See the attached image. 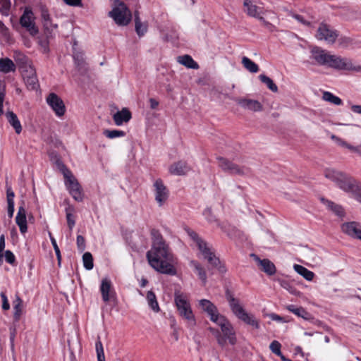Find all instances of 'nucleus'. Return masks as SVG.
Segmentation results:
<instances>
[{
    "label": "nucleus",
    "instance_id": "nucleus-1",
    "mask_svg": "<svg viewBox=\"0 0 361 361\" xmlns=\"http://www.w3.org/2000/svg\"><path fill=\"white\" fill-rule=\"evenodd\" d=\"M152 245L147 252V259L149 265L156 271L169 275H176V270L173 266L174 259L159 231H151Z\"/></svg>",
    "mask_w": 361,
    "mask_h": 361
},
{
    "label": "nucleus",
    "instance_id": "nucleus-2",
    "mask_svg": "<svg viewBox=\"0 0 361 361\" xmlns=\"http://www.w3.org/2000/svg\"><path fill=\"white\" fill-rule=\"evenodd\" d=\"M311 57L316 63L338 71L353 73H361V65L352 59L341 56L331 54L329 51L319 47H313Z\"/></svg>",
    "mask_w": 361,
    "mask_h": 361
},
{
    "label": "nucleus",
    "instance_id": "nucleus-3",
    "mask_svg": "<svg viewBox=\"0 0 361 361\" xmlns=\"http://www.w3.org/2000/svg\"><path fill=\"white\" fill-rule=\"evenodd\" d=\"M199 307L208 314L211 321L220 326L224 336L220 335L219 333L217 334L216 340L218 343L224 346L226 339H228L231 345H234L236 343V337L233 327L224 316L219 313L217 307L210 300L206 299H202L199 301Z\"/></svg>",
    "mask_w": 361,
    "mask_h": 361
},
{
    "label": "nucleus",
    "instance_id": "nucleus-4",
    "mask_svg": "<svg viewBox=\"0 0 361 361\" xmlns=\"http://www.w3.org/2000/svg\"><path fill=\"white\" fill-rule=\"evenodd\" d=\"M324 176L334 182L342 190L350 193L352 196L357 190L360 184L350 176L334 169H326Z\"/></svg>",
    "mask_w": 361,
    "mask_h": 361
},
{
    "label": "nucleus",
    "instance_id": "nucleus-5",
    "mask_svg": "<svg viewBox=\"0 0 361 361\" xmlns=\"http://www.w3.org/2000/svg\"><path fill=\"white\" fill-rule=\"evenodd\" d=\"M188 233L195 243L202 257L207 259L211 266L217 268L221 273L225 272V267L221 264L219 259L215 255L212 247L209 246L195 232L188 231Z\"/></svg>",
    "mask_w": 361,
    "mask_h": 361
},
{
    "label": "nucleus",
    "instance_id": "nucleus-6",
    "mask_svg": "<svg viewBox=\"0 0 361 361\" xmlns=\"http://www.w3.org/2000/svg\"><path fill=\"white\" fill-rule=\"evenodd\" d=\"M227 300L232 312L238 319L256 329L259 328V321L253 314L246 312L238 299L228 294L227 295Z\"/></svg>",
    "mask_w": 361,
    "mask_h": 361
},
{
    "label": "nucleus",
    "instance_id": "nucleus-7",
    "mask_svg": "<svg viewBox=\"0 0 361 361\" xmlns=\"http://www.w3.org/2000/svg\"><path fill=\"white\" fill-rule=\"evenodd\" d=\"M174 301L179 315L190 326H195L196 324L195 315L187 296L180 292H176Z\"/></svg>",
    "mask_w": 361,
    "mask_h": 361
},
{
    "label": "nucleus",
    "instance_id": "nucleus-8",
    "mask_svg": "<svg viewBox=\"0 0 361 361\" xmlns=\"http://www.w3.org/2000/svg\"><path fill=\"white\" fill-rule=\"evenodd\" d=\"M109 16L120 26L127 25L132 18L130 11L123 2L119 0H115L112 10L109 12Z\"/></svg>",
    "mask_w": 361,
    "mask_h": 361
},
{
    "label": "nucleus",
    "instance_id": "nucleus-9",
    "mask_svg": "<svg viewBox=\"0 0 361 361\" xmlns=\"http://www.w3.org/2000/svg\"><path fill=\"white\" fill-rule=\"evenodd\" d=\"M63 174L66 179V185L72 195V197L76 201H82V194L81 187L78 182L77 179L73 175L71 171L66 168H64L63 170Z\"/></svg>",
    "mask_w": 361,
    "mask_h": 361
},
{
    "label": "nucleus",
    "instance_id": "nucleus-10",
    "mask_svg": "<svg viewBox=\"0 0 361 361\" xmlns=\"http://www.w3.org/2000/svg\"><path fill=\"white\" fill-rule=\"evenodd\" d=\"M217 160L219 166L231 175L244 176L250 173V169L246 166H238L223 157H218Z\"/></svg>",
    "mask_w": 361,
    "mask_h": 361
},
{
    "label": "nucleus",
    "instance_id": "nucleus-11",
    "mask_svg": "<svg viewBox=\"0 0 361 361\" xmlns=\"http://www.w3.org/2000/svg\"><path fill=\"white\" fill-rule=\"evenodd\" d=\"M35 18L31 9L26 8L20 18V24L31 36L38 34L39 30L35 22Z\"/></svg>",
    "mask_w": 361,
    "mask_h": 361
},
{
    "label": "nucleus",
    "instance_id": "nucleus-12",
    "mask_svg": "<svg viewBox=\"0 0 361 361\" xmlns=\"http://www.w3.org/2000/svg\"><path fill=\"white\" fill-rule=\"evenodd\" d=\"M318 40L325 41L329 44L335 43L338 37V32L325 23H321L315 35Z\"/></svg>",
    "mask_w": 361,
    "mask_h": 361
},
{
    "label": "nucleus",
    "instance_id": "nucleus-13",
    "mask_svg": "<svg viewBox=\"0 0 361 361\" xmlns=\"http://www.w3.org/2000/svg\"><path fill=\"white\" fill-rule=\"evenodd\" d=\"M25 82L30 90H36L39 86L36 71L31 64H28L23 73Z\"/></svg>",
    "mask_w": 361,
    "mask_h": 361
},
{
    "label": "nucleus",
    "instance_id": "nucleus-14",
    "mask_svg": "<svg viewBox=\"0 0 361 361\" xmlns=\"http://www.w3.org/2000/svg\"><path fill=\"white\" fill-rule=\"evenodd\" d=\"M155 200L159 206H162L169 197V192L161 179L154 183Z\"/></svg>",
    "mask_w": 361,
    "mask_h": 361
},
{
    "label": "nucleus",
    "instance_id": "nucleus-15",
    "mask_svg": "<svg viewBox=\"0 0 361 361\" xmlns=\"http://www.w3.org/2000/svg\"><path fill=\"white\" fill-rule=\"evenodd\" d=\"M47 102L58 116L65 114L66 108L63 100L54 93H51L47 98Z\"/></svg>",
    "mask_w": 361,
    "mask_h": 361
},
{
    "label": "nucleus",
    "instance_id": "nucleus-16",
    "mask_svg": "<svg viewBox=\"0 0 361 361\" xmlns=\"http://www.w3.org/2000/svg\"><path fill=\"white\" fill-rule=\"evenodd\" d=\"M250 256L257 262V265L259 267L262 271L269 276L275 274L276 271V267L269 259H261L257 255L255 254H251Z\"/></svg>",
    "mask_w": 361,
    "mask_h": 361
},
{
    "label": "nucleus",
    "instance_id": "nucleus-17",
    "mask_svg": "<svg viewBox=\"0 0 361 361\" xmlns=\"http://www.w3.org/2000/svg\"><path fill=\"white\" fill-rule=\"evenodd\" d=\"M237 104L244 109L252 111H261L263 109L262 104L257 100L247 98L236 99Z\"/></svg>",
    "mask_w": 361,
    "mask_h": 361
},
{
    "label": "nucleus",
    "instance_id": "nucleus-18",
    "mask_svg": "<svg viewBox=\"0 0 361 361\" xmlns=\"http://www.w3.org/2000/svg\"><path fill=\"white\" fill-rule=\"evenodd\" d=\"M343 232L347 235L359 240H361V226L356 222L345 223L342 225Z\"/></svg>",
    "mask_w": 361,
    "mask_h": 361
},
{
    "label": "nucleus",
    "instance_id": "nucleus-19",
    "mask_svg": "<svg viewBox=\"0 0 361 361\" xmlns=\"http://www.w3.org/2000/svg\"><path fill=\"white\" fill-rule=\"evenodd\" d=\"M169 173L175 176H183L190 171V167L185 161H178L169 168Z\"/></svg>",
    "mask_w": 361,
    "mask_h": 361
},
{
    "label": "nucleus",
    "instance_id": "nucleus-20",
    "mask_svg": "<svg viewBox=\"0 0 361 361\" xmlns=\"http://www.w3.org/2000/svg\"><path fill=\"white\" fill-rule=\"evenodd\" d=\"M13 319L19 321L24 313V302L18 294H16L15 299L13 301Z\"/></svg>",
    "mask_w": 361,
    "mask_h": 361
},
{
    "label": "nucleus",
    "instance_id": "nucleus-21",
    "mask_svg": "<svg viewBox=\"0 0 361 361\" xmlns=\"http://www.w3.org/2000/svg\"><path fill=\"white\" fill-rule=\"evenodd\" d=\"M16 222L19 226L20 231L22 233H25L27 230L26 211L23 206L19 207L18 211L16 217Z\"/></svg>",
    "mask_w": 361,
    "mask_h": 361
},
{
    "label": "nucleus",
    "instance_id": "nucleus-22",
    "mask_svg": "<svg viewBox=\"0 0 361 361\" xmlns=\"http://www.w3.org/2000/svg\"><path fill=\"white\" fill-rule=\"evenodd\" d=\"M100 291L102 293V300L105 302H109L113 295V291L111 290V283L110 280L108 279H104L102 281Z\"/></svg>",
    "mask_w": 361,
    "mask_h": 361
},
{
    "label": "nucleus",
    "instance_id": "nucleus-23",
    "mask_svg": "<svg viewBox=\"0 0 361 361\" xmlns=\"http://www.w3.org/2000/svg\"><path fill=\"white\" fill-rule=\"evenodd\" d=\"M320 200L326 207V208L328 209L331 211L336 215H337L339 217L344 216L345 212L341 205L337 204L334 203V202L326 200L324 197L320 198Z\"/></svg>",
    "mask_w": 361,
    "mask_h": 361
},
{
    "label": "nucleus",
    "instance_id": "nucleus-24",
    "mask_svg": "<svg viewBox=\"0 0 361 361\" xmlns=\"http://www.w3.org/2000/svg\"><path fill=\"white\" fill-rule=\"evenodd\" d=\"M243 6L245 8V11L249 16L259 18L261 8L253 4L250 0H244ZM259 19L263 20V18L259 17Z\"/></svg>",
    "mask_w": 361,
    "mask_h": 361
},
{
    "label": "nucleus",
    "instance_id": "nucleus-25",
    "mask_svg": "<svg viewBox=\"0 0 361 361\" xmlns=\"http://www.w3.org/2000/svg\"><path fill=\"white\" fill-rule=\"evenodd\" d=\"M5 115L9 124L14 128L15 132L20 134L22 131V126L17 115L13 111H7Z\"/></svg>",
    "mask_w": 361,
    "mask_h": 361
},
{
    "label": "nucleus",
    "instance_id": "nucleus-26",
    "mask_svg": "<svg viewBox=\"0 0 361 361\" xmlns=\"http://www.w3.org/2000/svg\"><path fill=\"white\" fill-rule=\"evenodd\" d=\"M331 139L334 141L338 145L347 148L350 151L353 152H355L358 154L360 156H361V148L360 147H355L347 142H345L344 140L341 139V137L335 135H331L330 136Z\"/></svg>",
    "mask_w": 361,
    "mask_h": 361
},
{
    "label": "nucleus",
    "instance_id": "nucleus-27",
    "mask_svg": "<svg viewBox=\"0 0 361 361\" xmlns=\"http://www.w3.org/2000/svg\"><path fill=\"white\" fill-rule=\"evenodd\" d=\"M114 121L117 126H121L123 123H126L131 118V114L127 109H123L114 115Z\"/></svg>",
    "mask_w": 361,
    "mask_h": 361
},
{
    "label": "nucleus",
    "instance_id": "nucleus-28",
    "mask_svg": "<svg viewBox=\"0 0 361 361\" xmlns=\"http://www.w3.org/2000/svg\"><path fill=\"white\" fill-rule=\"evenodd\" d=\"M286 309L295 315L303 318L305 320H311L313 319L312 314L307 312L303 307H296L293 305H289Z\"/></svg>",
    "mask_w": 361,
    "mask_h": 361
},
{
    "label": "nucleus",
    "instance_id": "nucleus-29",
    "mask_svg": "<svg viewBox=\"0 0 361 361\" xmlns=\"http://www.w3.org/2000/svg\"><path fill=\"white\" fill-rule=\"evenodd\" d=\"M16 71V65L13 61L8 58L0 59V72L8 73Z\"/></svg>",
    "mask_w": 361,
    "mask_h": 361
},
{
    "label": "nucleus",
    "instance_id": "nucleus-30",
    "mask_svg": "<svg viewBox=\"0 0 361 361\" xmlns=\"http://www.w3.org/2000/svg\"><path fill=\"white\" fill-rule=\"evenodd\" d=\"M177 61L179 63L188 68L198 69L199 65L189 55H183L178 57Z\"/></svg>",
    "mask_w": 361,
    "mask_h": 361
},
{
    "label": "nucleus",
    "instance_id": "nucleus-31",
    "mask_svg": "<svg viewBox=\"0 0 361 361\" xmlns=\"http://www.w3.org/2000/svg\"><path fill=\"white\" fill-rule=\"evenodd\" d=\"M190 265L194 268V270L197 274L199 279L202 281L203 284L207 282V274L204 267L197 261L191 260Z\"/></svg>",
    "mask_w": 361,
    "mask_h": 361
},
{
    "label": "nucleus",
    "instance_id": "nucleus-32",
    "mask_svg": "<svg viewBox=\"0 0 361 361\" xmlns=\"http://www.w3.org/2000/svg\"><path fill=\"white\" fill-rule=\"evenodd\" d=\"M293 269L298 274L302 276L307 281H311L314 277V272L308 270L307 268L302 265L294 264Z\"/></svg>",
    "mask_w": 361,
    "mask_h": 361
},
{
    "label": "nucleus",
    "instance_id": "nucleus-33",
    "mask_svg": "<svg viewBox=\"0 0 361 361\" xmlns=\"http://www.w3.org/2000/svg\"><path fill=\"white\" fill-rule=\"evenodd\" d=\"M135 31L139 36L144 35L147 30V23H142L139 18L138 13H135Z\"/></svg>",
    "mask_w": 361,
    "mask_h": 361
},
{
    "label": "nucleus",
    "instance_id": "nucleus-34",
    "mask_svg": "<svg viewBox=\"0 0 361 361\" xmlns=\"http://www.w3.org/2000/svg\"><path fill=\"white\" fill-rule=\"evenodd\" d=\"M147 300L150 308L154 312H158L160 310L155 294L152 291L147 293Z\"/></svg>",
    "mask_w": 361,
    "mask_h": 361
},
{
    "label": "nucleus",
    "instance_id": "nucleus-35",
    "mask_svg": "<svg viewBox=\"0 0 361 361\" xmlns=\"http://www.w3.org/2000/svg\"><path fill=\"white\" fill-rule=\"evenodd\" d=\"M242 63L243 66L250 73H257L259 71V66L254 61L246 56L242 59Z\"/></svg>",
    "mask_w": 361,
    "mask_h": 361
},
{
    "label": "nucleus",
    "instance_id": "nucleus-36",
    "mask_svg": "<svg viewBox=\"0 0 361 361\" xmlns=\"http://www.w3.org/2000/svg\"><path fill=\"white\" fill-rule=\"evenodd\" d=\"M259 78L261 80L262 83L267 85V87L273 92H278V87L274 83L272 79H271L269 77L261 74L259 75Z\"/></svg>",
    "mask_w": 361,
    "mask_h": 361
},
{
    "label": "nucleus",
    "instance_id": "nucleus-37",
    "mask_svg": "<svg viewBox=\"0 0 361 361\" xmlns=\"http://www.w3.org/2000/svg\"><path fill=\"white\" fill-rule=\"evenodd\" d=\"M42 18L43 20V25L46 30H52L53 28H56V25H52L51 22L50 15L47 10L42 11Z\"/></svg>",
    "mask_w": 361,
    "mask_h": 361
},
{
    "label": "nucleus",
    "instance_id": "nucleus-38",
    "mask_svg": "<svg viewBox=\"0 0 361 361\" xmlns=\"http://www.w3.org/2000/svg\"><path fill=\"white\" fill-rule=\"evenodd\" d=\"M322 99L335 105L342 104V100L337 96H335L330 92H324Z\"/></svg>",
    "mask_w": 361,
    "mask_h": 361
},
{
    "label": "nucleus",
    "instance_id": "nucleus-39",
    "mask_svg": "<svg viewBox=\"0 0 361 361\" xmlns=\"http://www.w3.org/2000/svg\"><path fill=\"white\" fill-rule=\"evenodd\" d=\"M82 262L84 267L87 270H91L93 268V257L90 252H87L82 256Z\"/></svg>",
    "mask_w": 361,
    "mask_h": 361
},
{
    "label": "nucleus",
    "instance_id": "nucleus-40",
    "mask_svg": "<svg viewBox=\"0 0 361 361\" xmlns=\"http://www.w3.org/2000/svg\"><path fill=\"white\" fill-rule=\"evenodd\" d=\"M104 135L109 139H113L118 137H123L125 135V133L122 130H105L104 131Z\"/></svg>",
    "mask_w": 361,
    "mask_h": 361
},
{
    "label": "nucleus",
    "instance_id": "nucleus-41",
    "mask_svg": "<svg viewBox=\"0 0 361 361\" xmlns=\"http://www.w3.org/2000/svg\"><path fill=\"white\" fill-rule=\"evenodd\" d=\"M269 348L271 352L276 354V355L279 356L280 358H281V356H283L281 351V345L279 341H272L269 345Z\"/></svg>",
    "mask_w": 361,
    "mask_h": 361
},
{
    "label": "nucleus",
    "instance_id": "nucleus-42",
    "mask_svg": "<svg viewBox=\"0 0 361 361\" xmlns=\"http://www.w3.org/2000/svg\"><path fill=\"white\" fill-rule=\"evenodd\" d=\"M49 238H50V240L51 242V244L53 245V247L54 249V251L56 252V255L57 260H58V264L60 266L61 265V252H60L59 247V246H58V245L56 243V241L55 238L51 235V233H49Z\"/></svg>",
    "mask_w": 361,
    "mask_h": 361
},
{
    "label": "nucleus",
    "instance_id": "nucleus-43",
    "mask_svg": "<svg viewBox=\"0 0 361 361\" xmlns=\"http://www.w3.org/2000/svg\"><path fill=\"white\" fill-rule=\"evenodd\" d=\"M96 351L98 361H105L103 345L101 341L96 343Z\"/></svg>",
    "mask_w": 361,
    "mask_h": 361
},
{
    "label": "nucleus",
    "instance_id": "nucleus-44",
    "mask_svg": "<svg viewBox=\"0 0 361 361\" xmlns=\"http://www.w3.org/2000/svg\"><path fill=\"white\" fill-rule=\"evenodd\" d=\"M11 5L10 0H0V11L5 15H8Z\"/></svg>",
    "mask_w": 361,
    "mask_h": 361
},
{
    "label": "nucleus",
    "instance_id": "nucleus-45",
    "mask_svg": "<svg viewBox=\"0 0 361 361\" xmlns=\"http://www.w3.org/2000/svg\"><path fill=\"white\" fill-rule=\"evenodd\" d=\"M66 219L68 228L72 230L75 224V219L73 215L68 212V209H66Z\"/></svg>",
    "mask_w": 361,
    "mask_h": 361
},
{
    "label": "nucleus",
    "instance_id": "nucleus-46",
    "mask_svg": "<svg viewBox=\"0 0 361 361\" xmlns=\"http://www.w3.org/2000/svg\"><path fill=\"white\" fill-rule=\"evenodd\" d=\"M0 296L2 300V309L4 310H8L10 309V305H9L7 296L6 295L5 293L1 292L0 294Z\"/></svg>",
    "mask_w": 361,
    "mask_h": 361
},
{
    "label": "nucleus",
    "instance_id": "nucleus-47",
    "mask_svg": "<svg viewBox=\"0 0 361 361\" xmlns=\"http://www.w3.org/2000/svg\"><path fill=\"white\" fill-rule=\"evenodd\" d=\"M77 245L78 249L83 252L85 249V240L82 235L77 236Z\"/></svg>",
    "mask_w": 361,
    "mask_h": 361
},
{
    "label": "nucleus",
    "instance_id": "nucleus-48",
    "mask_svg": "<svg viewBox=\"0 0 361 361\" xmlns=\"http://www.w3.org/2000/svg\"><path fill=\"white\" fill-rule=\"evenodd\" d=\"M5 259L6 261L11 264H13L16 260L13 253L10 250L5 252Z\"/></svg>",
    "mask_w": 361,
    "mask_h": 361
},
{
    "label": "nucleus",
    "instance_id": "nucleus-49",
    "mask_svg": "<svg viewBox=\"0 0 361 361\" xmlns=\"http://www.w3.org/2000/svg\"><path fill=\"white\" fill-rule=\"evenodd\" d=\"M6 195H7V202L8 203H14V192L11 190V188H8L6 190Z\"/></svg>",
    "mask_w": 361,
    "mask_h": 361
},
{
    "label": "nucleus",
    "instance_id": "nucleus-50",
    "mask_svg": "<svg viewBox=\"0 0 361 361\" xmlns=\"http://www.w3.org/2000/svg\"><path fill=\"white\" fill-rule=\"evenodd\" d=\"M67 5L72 6H81L82 0H63Z\"/></svg>",
    "mask_w": 361,
    "mask_h": 361
},
{
    "label": "nucleus",
    "instance_id": "nucleus-51",
    "mask_svg": "<svg viewBox=\"0 0 361 361\" xmlns=\"http://www.w3.org/2000/svg\"><path fill=\"white\" fill-rule=\"evenodd\" d=\"M268 316L273 321H276V322H285V320L283 317H281V316H279L276 314L271 313Z\"/></svg>",
    "mask_w": 361,
    "mask_h": 361
},
{
    "label": "nucleus",
    "instance_id": "nucleus-52",
    "mask_svg": "<svg viewBox=\"0 0 361 361\" xmlns=\"http://www.w3.org/2000/svg\"><path fill=\"white\" fill-rule=\"evenodd\" d=\"M10 331H11L10 341H11V348H14V339H15V336H16V329H11Z\"/></svg>",
    "mask_w": 361,
    "mask_h": 361
},
{
    "label": "nucleus",
    "instance_id": "nucleus-53",
    "mask_svg": "<svg viewBox=\"0 0 361 361\" xmlns=\"http://www.w3.org/2000/svg\"><path fill=\"white\" fill-rule=\"evenodd\" d=\"M353 197L361 203V186L360 185L355 193L353 195Z\"/></svg>",
    "mask_w": 361,
    "mask_h": 361
},
{
    "label": "nucleus",
    "instance_id": "nucleus-54",
    "mask_svg": "<svg viewBox=\"0 0 361 361\" xmlns=\"http://www.w3.org/2000/svg\"><path fill=\"white\" fill-rule=\"evenodd\" d=\"M14 212V203H8V214L10 218L13 215Z\"/></svg>",
    "mask_w": 361,
    "mask_h": 361
},
{
    "label": "nucleus",
    "instance_id": "nucleus-55",
    "mask_svg": "<svg viewBox=\"0 0 361 361\" xmlns=\"http://www.w3.org/2000/svg\"><path fill=\"white\" fill-rule=\"evenodd\" d=\"M5 248V238L4 235L0 236V253H2Z\"/></svg>",
    "mask_w": 361,
    "mask_h": 361
},
{
    "label": "nucleus",
    "instance_id": "nucleus-56",
    "mask_svg": "<svg viewBox=\"0 0 361 361\" xmlns=\"http://www.w3.org/2000/svg\"><path fill=\"white\" fill-rule=\"evenodd\" d=\"M149 104H150L151 109H157V107L159 105V102L156 99H154L153 98H151V99H149Z\"/></svg>",
    "mask_w": 361,
    "mask_h": 361
},
{
    "label": "nucleus",
    "instance_id": "nucleus-57",
    "mask_svg": "<svg viewBox=\"0 0 361 361\" xmlns=\"http://www.w3.org/2000/svg\"><path fill=\"white\" fill-rule=\"evenodd\" d=\"M4 99V94L0 92V116H1L4 113L3 110V102Z\"/></svg>",
    "mask_w": 361,
    "mask_h": 361
},
{
    "label": "nucleus",
    "instance_id": "nucleus-58",
    "mask_svg": "<svg viewBox=\"0 0 361 361\" xmlns=\"http://www.w3.org/2000/svg\"><path fill=\"white\" fill-rule=\"evenodd\" d=\"M351 110L356 114H361V105H353Z\"/></svg>",
    "mask_w": 361,
    "mask_h": 361
},
{
    "label": "nucleus",
    "instance_id": "nucleus-59",
    "mask_svg": "<svg viewBox=\"0 0 361 361\" xmlns=\"http://www.w3.org/2000/svg\"><path fill=\"white\" fill-rule=\"evenodd\" d=\"M295 18L298 20L299 22H300L301 23L304 24V25H310V23L305 20L303 19V18L301 16H299V15H295Z\"/></svg>",
    "mask_w": 361,
    "mask_h": 361
},
{
    "label": "nucleus",
    "instance_id": "nucleus-60",
    "mask_svg": "<svg viewBox=\"0 0 361 361\" xmlns=\"http://www.w3.org/2000/svg\"><path fill=\"white\" fill-rule=\"evenodd\" d=\"M344 42H345V43L349 42V39H348V38H340V39H339V43H340V44H343V43H344Z\"/></svg>",
    "mask_w": 361,
    "mask_h": 361
},
{
    "label": "nucleus",
    "instance_id": "nucleus-61",
    "mask_svg": "<svg viewBox=\"0 0 361 361\" xmlns=\"http://www.w3.org/2000/svg\"><path fill=\"white\" fill-rule=\"evenodd\" d=\"M3 253H0V265H1L3 262Z\"/></svg>",
    "mask_w": 361,
    "mask_h": 361
},
{
    "label": "nucleus",
    "instance_id": "nucleus-62",
    "mask_svg": "<svg viewBox=\"0 0 361 361\" xmlns=\"http://www.w3.org/2000/svg\"><path fill=\"white\" fill-rule=\"evenodd\" d=\"M173 335H174L176 341H177L178 340V334L176 332H174Z\"/></svg>",
    "mask_w": 361,
    "mask_h": 361
}]
</instances>
